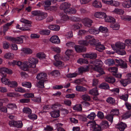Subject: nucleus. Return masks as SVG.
<instances>
[{"label": "nucleus", "instance_id": "obj_41", "mask_svg": "<svg viewBox=\"0 0 131 131\" xmlns=\"http://www.w3.org/2000/svg\"><path fill=\"white\" fill-rule=\"evenodd\" d=\"M99 87L101 89H108L110 88L108 84L105 83H103L101 84L99 86Z\"/></svg>", "mask_w": 131, "mask_h": 131}, {"label": "nucleus", "instance_id": "obj_59", "mask_svg": "<svg viewBox=\"0 0 131 131\" xmlns=\"http://www.w3.org/2000/svg\"><path fill=\"white\" fill-rule=\"evenodd\" d=\"M77 62L81 64L85 63L86 64L88 63V62L87 60L85 59H80L77 60Z\"/></svg>", "mask_w": 131, "mask_h": 131}, {"label": "nucleus", "instance_id": "obj_62", "mask_svg": "<svg viewBox=\"0 0 131 131\" xmlns=\"http://www.w3.org/2000/svg\"><path fill=\"white\" fill-rule=\"evenodd\" d=\"M106 118L111 123L113 122V116L111 114L107 115V116H106Z\"/></svg>", "mask_w": 131, "mask_h": 131}, {"label": "nucleus", "instance_id": "obj_34", "mask_svg": "<svg viewBox=\"0 0 131 131\" xmlns=\"http://www.w3.org/2000/svg\"><path fill=\"white\" fill-rule=\"evenodd\" d=\"M14 124V126L18 128H21L23 126V124L21 121H15Z\"/></svg>", "mask_w": 131, "mask_h": 131}, {"label": "nucleus", "instance_id": "obj_50", "mask_svg": "<svg viewBox=\"0 0 131 131\" xmlns=\"http://www.w3.org/2000/svg\"><path fill=\"white\" fill-rule=\"evenodd\" d=\"M108 70L110 72L113 73V74H114L115 73H116L117 71V69L116 67H113L108 68Z\"/></svg>", "mask_w": 131, "mask_h": 131}, {"label": "nucleus", "instance_id": "obj_4", "mask_svg": "<svg viewBox=\"0 0 131 131\" xmlns=\"http://www.w3.org/2000/svg\"><path fill=\"white\" fill-rule=\"evenodd\" d=\"M28 62L30 65L31 68H35L36 67V64L38 63V60L36 58L32 57H29L28 59Z\"/></svg>", "mask_w": 131, "mask_h": 131}, {"label": "nucleus", "instance_id": "obj_52", "mask_svg": "<svg viewBox=\"0 0 131 131\" xmlns=\"http://www.w3.org/2000/svg\"><path fill=\"white\" fill-rule=\"evenodd\" d=\"M4 57L7 59H11L14 57V55L13 53H6L4 55Z\"/></svg>", "mask_w": 131, "mask_h": 131}, {"label": "nucleus", "instance_id": "obj_61", "mask_svg": "<svg viewBox=\"0 0 131 131\" xmlns=\"http://www.w3.org/2000/svg\"><path fill=\"white\" fill-rule=\"evenodd\" d=\"M3 48L5 49H7L9 47V43L6 41H4L3 43Z\"/></svg>", "mask_w": 131, "mask_h": 131}, {"label": "nucleus", "instance_id": "obj_26", "mask_svg": "<svg viewBox=\"0 0 131 131\" xmlns=\"http://www.w3.org/2000/svg\"><path fill=\"white\" fill-rule=\"evenodd\" d=\"M92 5L95 7L97 8H100L102 7L101 3L96 0L93 3Z\"/></svg>", "mask_w": 131, "mask_h": 131}, {"label": "nucleus", "instance_id": "obj_18", "mask_svg": "<svg viewBox=\"0 0 131 131\" xmlns=\"http://www.w3.org/2000/svg\"><path fill=\"white\" fill-rule=\"evenodd\" d=\"M14 21L7 23L3 26V32L5 33V32L8 30L9 29V27L11 26L12 24L13 23Z\"/></svg>", "mask_w": 131, "mask_h": 131}, {"label": "nucleus", "instance_id": "obj_47", "mask_svg": "<svg viewBox=\"0 0 131 131\" xmlns=\"http://www.w3.org/2000/svg\"><path fill=\"white\" fill-rule=\"evenodd\" d=\"M7 106L8 108L14 110V109H16L17 106L16 104L14 103H9L8 104Z\"/></svg>", "mask_w": 131, "mask_h": 131}, {"label": "nucleus", "instance_id": "obj_9", "mask_svg": "<svg viewBox=\"0 0 131 131\" xmlns=\"http://www.w3.org/2000/svg\"><path fill=\"white\" fill-rule=\"evenodd\" d=\"M115 61L122 68L126 69L127 68V63L123 60L121 59L118 60L115 59Z\"/></svg>", "mask_w": 131, "mask_h": 131}, {"label": "nucleus", "instance_id": "obj_43", "mask_svg": "<svg viewBox=\"0 0 131 131\" xmlns=\"http://www.w3.org/2000/svg\"><path fill=\"white\" fill-rule=\"evenodd\" d=\"M60 16L62 19L64 21H67L69 19V16L65 14L60 13Z\"/></svg>", "mask_w": 131, "mask_h": 131}, {"label": "nucleus", "instance_id": "obj_11", "mask_svg": "<svg viewBox=\"0 0 131 131\" xmlns=\"http://www.w3.org/2000/svg\"><path fill=\"white\" fill-rule=\"evenodd\" d=\"M94 15L96 18L103 19L106 16V14L105 13L103 12H98L95 13Z\"/></svg>", "mask_w": 131, "mask_h": 131}, {"label": "nucleus", "instance_id": "obj_24", "mask_svg": "<svg viewBox=\"0 0 131 131\" xmlns=\"http://www.w3.org/2000/svg\"><path fill=\"white\" fill-rule=\"evenodd\" d=\"M112 12L114 13L117 14L119 15H123L124 13V11L123 9L118 8H115Z\"/></svg>", "mask_w": 131, "mask_h": 131}, {"label": "nucleus", "instance_id": "obj_32", "mask_svg": "<svg viewBox=\"0 0 131 131\" xmlns=\"http://www.w3.org/2000/svg\"><path fill=\"white\" fill-rule=\"evenodd\" d=\"M73 109L74 110L77 111H82V107L81 104H77L73 107Z\"/></svg>", "mask_w": 131, "mask_h": 131}, {"label": "nucleus", "instance_id": "obj_37", "mask_svg": "<svg viewBox=\"0 0 131 131\" xmlns=\"http://www.w3.org/2000/svg\"><path fill=\"white\" fill-rule=\"evenodd\" d=\"M76 90L78 91L84 92L87 90L86 88L80 85H77L76 87Z\"/></svg>", "mask_w": 131, "mask_h": 131}, {"label": "nucleus", "instance_id": "obj_51", "mask_svg": "<svg viewBox=\"0 0 131 131\" xmlns=\"http://www.w3.org/2000/svg\"><path fill=\"white\" fill-rule=\"evenodd\" d=\"M121 84H122L124 86H126L128 84L130 83L129 80L127 79L124 80H122L120 81Z\"/></svg>", "mask_w": 131, "mask_h": 131}, {"label": "nucleus", "instance_id": "obj_54", "mask_svg": "<svg viewBox=\"0 0 131 131\" xmlns=\"http://www.w3.org/2000/svg\"><path fill=\"white\" fill-rule=\"evenodd\" d=\"M78 75V74L76 73H69L66 75V77L68 78H72L76 77Z\"/></svg>", "mask_w": 131, "mask_h": 131}, {"label": "nucleus", "instance_id": "obj_56", "mask_svg": "<svg viewBox=\"0 0 131 131\" xmlns=\"http://www.w3.org/2000/svg\"><path fill=\"white\" fill-rule=\"evenodd\" d=\"M111 28L114 30H117L119 29V26L118 24H112L110 25Z\"/></svg>", "mask_w": 131, "mask_h": 131}, {"label": "nucleus", "instance_id": "obj_58", "mask_svg": "<svg viewBox=\"0 0 131 131\" xmlns=\"http://www.w3.org/2000/svg\"><path fill=\"white\" fill-rule=\"evenodd\" d=\"M82 98L85 101H89L90 100V96L86 94H84L81 96Z\"/></svg>", "mask_w": 131, "mask_h": 131}, {"label": "nucleus", "instance_id": "obj_48", "mask_svg": "<svg viewBox=\"0 0 131 131\" xmlns=\"http://www.w3.org/2000/svg\"><path fill=\"white\" fill-rule=\"evenodd\" d=\"M23 86L28 88H30L31 86V83L30 82H24L22 83Z\"/></svg>", "mask_w": 131, "mask_h": 131}, {"label": "nucleus", "instance_id": "obj_12", "mask_svg": "<svg viewBox=\"0 0 131 131\" xmlns=\"http://www.w3.org/2000/svg\"><path fill=\"white\" fill-rule=\"evenodd\" d=\"M64 12L68 14H74L77 12L75 9L73 8L69 7V8H67L65 9L64 10Z\"/></svg>", "mask_w": 131, "mask_h": 131}, {"label": "nucleus", "instance_id": "obj_57", "mask_svg": "<svg viewBox=\"0 0 131 131\" xmlns=\"http://www.w3.org/2000/svg\"><path fill=\"white\" fill-rule=\"evenodd\" d=\"M96 115L94 112H92L90 114L88 115V118L91 119H93L96 116Z\"/></svg>", "mask_w": 131, "mask_h": 131}, {"label": "nucleus", "instance_id": "obj_7", "mask_svg": "<svg viewBox=\"0 0 131 131\" xmlns=\"http://www.w3.org/2000/svg\"><path fill=\"white\" fill-rule=\"evenodd\" d=\"M47 16V13L40 11L38 15L36 16V19L37 20H41L45 19Z\"/></svg>", "mask_w": 131, "mask_h": 131}, {"label": "nucleus", "instance_id": "obj_63", "mask_svg": "<svg viewBox=\"0 0 131 131\" xmlns=\"http://www.w3.org/2000/svg\"><path fill=\"white\" fill-rule=\"evenodd\" d=\"M79 44L84 46L87 45L88 44V41L84 40H80L78 41Z\"/></svg>", "mask_w": 131, "mask_h": 131}, {"label": "nucleus", "instance_id": "obj_25", "mask_svg": "<svg viewBox=\"0 0 131 131\" xmlns=\"http://www.w3.org/2000/svg\"><path fill=\"white\" fill-rule=\"evenodd\" d=\"M52 117L53 118H56L60 116V111H54L50 113Z\"/></svg>", "mask_w": 131, "mask_h": 131}, {"label": "nucleus", "instance_id": "obj_3", "mask_svg": "<svg viewBox=\"0 0 131 131\" xmlns=\"http://www.w3.org/2000/svg\"><path fill=\"white\" fill-rule=\"evenodd\" d=\"M94 44L93 45L95 46L96 49L100 52H102L103 50H104L105 48L104 46L101 44L100 42H98L97 40L95 39H93Z\"/></svg>", "mask_w": 131, "mask_h": 131}, {"label": "nucleus", "instance_id": "obj_64", "mask_svg": "<svg viewBox=\"0 0 131 131\" xmlns=\"http://www.w3.org/2000/svg\"><path fill=\"white\" fill-rule=\"evenodd\" d=\"M28 117L30 119H36L37 118V116L35 114H30L28 116Z\"/></svg>", "mask_w": 131, "mask_h": 131}, {"label": "nucleus", "instance_id": "obj_23", "mask_svg": "<svg viewBox=\"0 0 131 131\" xmlns=\"http://www.w3.org/2000/svg\"><path fill=\"white\" fill-rule=\"evenodd\" d=\"M93 36H92L88 35L85 36V38L86 40L89 41L88 42V43H90L91 45H93L94 44L93 41V40L95 39L93 38Z\"/></svg>", "mask_w": 131, "mask_h": 131}, {"label": "nucleus", "instance_id": "obj_19", "mask_svg": "<svg viewBox=\"0 0 131 131\" xmlns=\"http://www.w3.org/2000/svg\"><path fill=\"white\" fill-rule=\"evenodd\" d=\"M23 37L22 36L14 38V43L20 44L23 43Z\"/></svg>", "mask_w": 131, "mask_h": 131}, {"label": "nucleus", "instance_id": "obj_42", "mask_svg": "<svg viewBox=\"0 0 131 131\" xmlns=\"http://www.w3.org/2000/svg\"><path fill=\"white\" fill-rule=\"evenodd\" d=\"M106 101L107 103L111 104H114L115 103V99L111 97H108L106 100Z\"/></svg>", "mask_w": 131, "mask_h": 131}, {"label": "nucleus", "instance_id": "obj_10", "mask_svg": "<svg viewBox=\"0 0 131 131\" xmlns=\"http://www.w3.org/2000/svg\"><path fill=\"white\" fill-rule=\"evenodd\" d=\"M49 40L52 43L55 44H59L60 42L58 36L56 35L52 36L50 38Z\"/></svg>", "mask_w": 131, "mask_h": 131}, {"label": "nucleus", "instance_id": "obj_53", "mask_svg": "<svg viewBox=\"0 0 131 131\" xmlns=\"http://www.w3.org/2000/svg\"><path fill=\"white\" fill-rule=\"evenodd\" d=\"M56 62L53 63V64L56 67H63L64 65V63L60 61H56Z\"/></svg>", "mask_w": 131, "mask_h": 131}, {"label": "nucleus", "instance_id": "obj_35", "mask_svg": "<svg viewBox=\"0 0 131 131\" xmlns=\"http://www.w3.org/2000/svg\"><path fill=\"white\" fill-rule=\"evenodd\" d=\"M110 114L113 116H118L119 114V110L117 109H113L111 111Z\"/></svg>", "mask_w": 131, "mask_h": 131}, {"label": "nucleus", "instance_id": "obj_14", "mask_svg": "<svg viewBox=\"0 0 131 131\" xmlns=\"http://www.w3.org/2000/svg\"><path fill=\"white\" fill-rule=\"evenodd\" d=\"M122 6L125 8H128L131 7V0L124 1L122 3Z\"/></svg>", "mask_w": 131, "mask_h": 131}, {"label": "nucleus", "instance_id": "obj_39", "mask_svg": "<svg viewBox=\"0 0 131 131\" xmlns=\"http://www.w3.org/2000/svg\"><path fill=\"white\" fill-rule=\"evenodd\" d=\"M76 51L78 52H81L84 51L83 48L79 46H76L74 47Z\"/></svg>", "mask_w": 131, "mask_h": 131}, {"label": "nucleus", "instance_id": "obj_31", "mask_svg": "<svg viewBox=\"0 0 131 131\" xmlns=\"http://www.w3.org/2000/svg\"><path fill=\"white\" fill-rule=\"evenodd\" d=\"M20 21L25 24V26H28L29 27L31 26V25L30 24V21L27 20L24 18H22L20 20Z\"/></svg>", "mask_w": 131, "mask_h": 131}, {"label": "nucleus", "instance_id": "obj_36", "mask_svg": "<svg viewBox=\"0 0 131 131\" xmlns=\"http://www.w3.org/2000/svg\"><path fill=\"white\" fill-rule=\"evenodd\" d=\"M50 32V30L48 29H44L39 31V33L43 35H49Z\"/></svg>", "mask_w": 131, "mask_h": 131}, {"label": "nucleus", "instance_id": "obj_29", "mask_svg": "<svg viewBox=\"0 0 131 131\" xmlns=\"http://www.w3.org/2000/svg\"><path fill=\"white\" fill-rule=\"evenodd\" d=\"M125 44L120 42L116 43L115 44L116 47L120 49H123L125 48Z\"/></svg>", "mask_w": 131, "mask_h": 131}, {"label": "nucleus", "instance_id": "obj_28", "mask_svg": "<svg viewBox=\"0 0 131 131\" xmlns=\"http://www.w3.org/2000/svg\"><path fill=\"white\" fill-rule=\"evenodd\" d=\"M105 81L108 83H113L115 81L114 78L112 77H107L105 78Z\"/></svg>", "mask_w": 131, "mask_h": 131}, {"label": "nucleus", "instance_id": "obj_13", "mask_svg": "<svg viewBox=\"0 0 131 131\" xmlns=\"http://www.w3.org/2000/svg\"><path fill=\"white\" fill-rule=\"evenodd\" d=\"M28 62H25L22 63L21 67V69L25 71L27 70L28 68H31L30 65L29 64Z\"/></svg>", "mask_w": 131, "mask_h": 131}, {"label": "nucleus", "instance_id": "obj_16", "mask_svg": "<svg viewBox=\"0 0 131 131\" xmlns=\"http://www.w3.org/2000/svg\"><path fill=\"white\" fill-rule=\"evenodd\" d=\"M21 50L24 53L27 54H30L32 53V50L28 48H22Z\"/></svg>", "mask_w": 131, "mask_h": 131}, {"label": "nucleus", "instance_id": "obj_40", "mask_svg": "<svg viewBox=\"0 0 131 131\" xmlns=\"http://www.w3.org/2000/svg\"><path fill=\"white\" fill-rule=\"evenodd\" d=\"M101 128H106L108 127L109 126L108 123L107 121H102L100 124Z\"/></svg>", "mask_w": 131, "mask_h": 131}, {"label": "nucleus", "instance_id": "obj_55", "mask_svg": "<svg viewBox=\"0 0 131 131\" xmlns=\"http://www.w3.org/2000/svg\"><path fill=\"white\" fill-rule=\"evenodd\" d=\"M99 31L104 33H105L107 32L108 29L107 28L105 27H104L102 26H100L99 28Z\"/></svg>", "mask_w": 131, "mask_h": 131}, {"label": "nucleus", "instance_id": "obj_15", "mask_svg": "<svg viewBox=\"0 0 131 131\" xmlns=\"http://www.w3.org/2000/svg\"><path fill=\"white\" fill-rule=\"evenodd\" d=\"M83 57H84L89 58L91 59H94L97 57V54L96 53H95L86 54L83 55Z\"/></svg>", "mask_w": 131, "mask_h": 131}, {"label": "nucleus", "instance_id": "obj_33", "mask_svg": "<svg viewBox=\"0 0 131 131\" xmlns=\"http://www.w3.org/2000/svg\"><path fill=\"white\" fill-rule=\"evenodd\" d=\"M89 93L93 95H96L99 94L96 88H95L89 91Z\"/></svg>", "mask_w": 131, "mask_h": 131}, {"label": "nucleus", "instance_id": "obj_30", "mask_svg": "<svg viewBox=\"0 0 131 131\" xmlns=\"http://www.w3.org/2000/svg\"><path fill=\"white\" fill-rule=\"evenodd\" d=\"M45 81L39 80V81L36 84L37 87L39 88H44V83Z\"/></svg>", "mask_w": 131, "mask_h": 131}, {"label": "nucleus", "instance_id": "obj_60", "mask_svg": "<svg viewBox=\"0 0 131 131\" xmlns=\"http://www.w3.org/2000/svg\"><path fill=\"white\" fill-rule=\"evenodd\" d=\"M54 58L56 61H58V60H62L63 57L59 54H58L54 56Z\"/></svg>", "mask_w": 131, "mask_h": 131}, {"label": "nucleus", "instance_id": "obj_6", "mask_svg": "<svg viewBox=\"0 0 131 131\" xmlns=\"http://www.w3.org/2000/svg\"><path fill=\"white\" fill-rule=\"evenodd\" d=\"M82 22L85 26L88 27H90L91 26L93 22L91 19L87 17L82 19Z\"/></svg>", "mask_w": 131, "mask_h": 131}, {"label": "nucleus", "instance_id": "obj_17", "mask_svg": "<svg viewBox=\"0 0 131 131\" xmlns=\"http://www.w3.org/2000/svg\"><path fill=\"white\" fill-rule=\"evenodd\" d=\"M48 28L50 30L57 31L59 30L60 28L59 26L57 25H50Z\"/></svg>", "mask_w": 131, "mask_h": 131}, {"label": "nucleus", "instance_id": "obj_1", "mask_svg": "<svg viewBox=\"0 0 131 131\" xmlns=\"http://www.w3.org/2000/svg\"><path fill=\"white\" fill-rule=\"evenodd\" d=\"M93 63L95 66L93 68L95 71L98 72L99 74L96 75V77H100L101 75L104 74L103 70L101 67L103 65V63L100 59H96L93 62Z\"/></svg>", "mask_w": 131, "mask_h": 131}, {"label": "nucleus", "instance_id": "obj_49", "mask_svg": "<svg viewBox=\"0 0 131 131\" xmlns=\"http://www.w3.org/2000/svg\"><path fill=\"white\" fill-rule=\"evenodd\" d=\"M23 111L24 113L28 115L31 114L32 113V111L31 109L27 107H25L23 108Z\"/></svg>", "mask_w": 131, "mask_h": 131}, {"label": "nucleus", "instance_id": "obj_20", "mask_svg": "<svg viewBox=\"0 0 131 131\" xmlns=\"http://www.w3.org/2000/svg\"><path fill=\"white\" fill-rule=\"evenodd\" d=\"M126 125L122 123H121L116 126V127L119 130L123 131L125 129Z\"/></svg>", "mask_w": 131, "mask_h": 131}, {"label": "nucleus", "instance_id": "obj_44", "mask_svg": "<svg viewBox=\"0 0 131 131\" xmlns=\"http://www.w3.org/2000/svg\"><path fill=\"white\" fill-rule=\"evenodd\" d=\"M5 77L2 76V78L1 79V80L2 83L8 85L10 81L9 80L5 78Z\"/></svg>", "mask_w": 131, "mask_h": 131}, {"label": "nucleus", "instance_id": "obj_38", "mask_svg": "<svg viewBox=\"0 0 131 131\" xmlns=\"http://www.w3.org/2000/svg\"><path fill=\"white\" fill-rule=\"evenodd\" d=\"M130 116H131V111H128L122 116V118L125 119Z\"/></svg>", "mask_w": 131, "mask_h": 131}, {"label": "nucleus", "instance_id": "obj_8", "mask_svg": "<svg viewBox=\"0 0 131 131\" xmlns=\"http://www.w3.org/2000/svg\"><path fill=\"white\" fill-rule=\"evenodd\" d=\"M47 77V75L46 73L41 72L37 74L36 78L38 80L46 81V79Z\"/></svg>", "mask_w": 131, "mask_h": 131}, {"label": "nucleus", "instance_id": "obj_21", "mask_svg": "<svg viewBox=\"0 0 131 131\" xmlns=\"http://www.w3.org/2000/svg\"><path fill=\"white\" fill-rule=\"evenodd\" d=\"M71 5L69 3L64 2L60 6V8L64 10L65 9L69 8L71 6Z\"/></svg>", "mask_w": 131, "mask_h": 131}, {"label": "nucleus", "instance_id": "obj_27", "mask_svg": "<svg viewBox=\"0 0 131 131\" xmlns=\"http://www.w3.org/2000/svg\"><path fill=\"white\" fill-rule=\"evenodd\" d=\"M115 61L113 59H108L105 61V63L109 66H112L115 64Z\"/></svg>", "mask_w": 131, "mask_h": 131}, {"label": "nucleus", "instance_id": "obj_2", "mask_svg": "<svg viewBox=\"0 0 131 131\" xmlns=\"http://www.w3.org/2000/svg\"><path fill=\"white\" fill-rule=\"evenodd\" d=\"M88 126H89L90 129L93 131H100L101 129V127L99 125L96 124L94 122H89L87 124Z\"/></svg>", "mask_w": 131, "mask_h": 131}, {"label": "nucleus", "instance_id": "obj_22", "mask_svg": "<svg viewBox=\"0 0 131 131\" xmlns=\"http://www.w3.org/2000/svg\"><path fill=\"white\" fill-rule=\"evenodd\" d=\"M104 18H105V21L107 22L113 23L115 22V20L113 17L110 16H107L106 15Z\"/></svg>", "mask_w": 131, "mask_h": 131}, {"label": "nucleus", "instance_id": "obj_46", "mask_svg": "<svg viewBox=\"0 0 131 131\" xmlns=\"http://www.w3.org/2000/svg\"><path fill=\"white\" fill-rule=\"evenodd\" d=\"M8 85L11 87L15 88L17 86L18 84L17 82L15 81H9Z\"/></svg>", "mask_w": 131, "mask_h": 131}, {"label": "nucleus", "instance_id": "obj_5", "mask_svg": "<svg viewBox=\"0 0 131 131\" xmlns=\"http://www.w3.org/2000/svg\"><path fill=\"white\" fill-rule=\"evenodd\" d=\"M6 73L9 74H12V72L11 70H9L8 69L5 68H0V74L2 77H6Z\"/></svg>", "mask_w": 131, "mask_h": 131}, {"label": "nucleus", "instance_id": "obj_45", "mask_svg": "<svg viewBox=\"0 0 131 131\" xmlns=\"http://www.w3.org/2000/svg\"><path fill=\"white\" fill-rule=\"evenodd\" d=\"M82 27V25L81 23H78L73 25L72 28L75 30L79 29Z\"/></svg>", "mask_w": 131, "mask_h": 131}]
</instances>
